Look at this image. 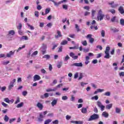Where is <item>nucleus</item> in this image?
Listing matches in <instances>:
<instances>
[{
  "instance_id": "f257e3e1",
  "label": "nucleus",
  "mask_w": 124,
  "mask_h": 124,
  "mask_svg": "<svg viewBox=\"0 0 124 124\" xmlns=\"http://www.w3.org/2000/svg\"><path fill=\"white\" fill-rule=\"evenodd\" d=\"M105 16L104 15V14H103L102 10H101V9L99 10L98 11V13H97V21H102Z\"/></svg>"
},
{
  "instance_id": "f03ea898",
  "label": "nucleus",
  "mask_w": 124,
  "mask_h": 124,
  "mask_svg": "<svg viewBox=\"0 0 124 124\" xmlns=\"http://www.w3.org/2000/svg\"><path fill=\"white\" fill-rule=\"evenodd\" d=\"M110 52V46H107L106 48V50L105 51V56H104L105 59H110L111 58V56L109 54Z\"/></svg>"
},
{
  "instance_id": "7ed1b4c3",
  "label": "nucleus",
  "mask_w": 124,
  "mask_h": 124,
  "mask_svg": "<svg viewBox=\"0 0 124 124\" xmlns=\"http://www.w3.org/2000/svg\"><path fill=\"white\" fill-rule=\"evenodd\" d=\"M98 119H99V115L97 114H93L90 116V118L88 119V122L98 120Z\"/></svg>"
},
{
  "instance_id": "20e7f679",
  "label": "nucleus",
  "mask_w": 124,
  "mask_h": 124,
  "mask_svg": "<svg viewBox=\"0 0 124 124\" xmlns=\"http://www.w3.org/2000/svg\"><path fill=\"white\" fill-rule=\"evenodd\" d=\"M96 104L98 107L100 108L101 111H104V109H105V106L102 105V103H101V102L98 101L96 102Z\"/></svg>"
},
{
  "instance_id": "39448f33",
  "label": "nucleus",
  "mask_w": 124,
  "mask_h": 124,
  "mask_svg": "<svg viewBox=\"0 0 124 124\" xmlns=\"http://www.w3.org/2000/svg\"><path fill=\"white\" fill-rule=\"evenodd\" d=\"M16 82V79H14L12 81L10 82L8 88V91H11V89L14 87V83Z\"/></svg>"
},
{
  "instance_id": "423d86ee",
  "label": "nucleus",
  "mask_w": 124,
  "mask_h": 124,
  "mask_svg": "<svg viewBox=\"0 0 124 124\" xmlns=\"http://www.w3.org/2000/svg\"><path fill=\"white\" fill-rule=\"evenodd\" d=\"M71 66H77V67H83V63H82V62L74 63L71 64Z\"/></svg>"
},
{
  "instance_id": "0eeeda50",
  "label": "nucleus",
  "mask_w": 124,
  "mask_h": 124,
  "mask_svg": "<svg viewBox=\"0 0 124 124\" xmlns=\"http://www.w3.org/2000/svg\"><path fill=\"white\" fill-rule=\"evenodd\" d=\"M114 3H115V2H114V1H111V2H108V5H111L112 8H115V7H117V6L119 5L118 4L113 5Z\"/></svg>"
},
{
  "instance_id": "6e6552de",
  "label": "nucleus",
  "mask_w": 124,
  "mask_h": 124,
  "mask_svg": "<svg viewBox=\"0 0 124 124\" xmlns=\"http://www.w3.org/2000/svg\"><path fill=\"white\" fill-rule=\"evenodd\" d=\"M33 81L35 82L36 81H39L40 79H41V78H40V76H39L38 75H35L34 77Z\"/></svg>"
},
{
  "instance_id": "1a4fd4ad",
  "label": "nucleus",
  "mask_w": 124,
  "mask_h": 124,
  "mask_svg": "<svg viewBox=\"0 0 124 124\" xmlns=\"http://www.w3.org/2000/svg\"><path fill=\"white\" fill-rule=\"evenodd\" d=\"M15 54V51H10L9 53H7L6 57L7 58H11V56H14Z\"/></svg>"
},
{
  "instance_id": "9d476101",
  "label": "nucleus",
  "mask_w": 124,
  "mask_h": 124,
  "mask_svg": "<svg viewBox=\"0 0 124 124\" xmlns=\"http://www.w3.org/2000/svg\"><path fill=\"white\" fill-rule=\"evenodd\" d=\"M111 21L112 22V23H114L115 22L116 23H118V22H119V19H118V17H117V16H113L111 19Z\"/></svg>"
},
{
  "instance_id": "9b49d317",
  "label": "nucleus",
  "mask_w": 124,
  "mask_h": 124,
  "mask_svg": "<svg viewBox=\"0 0 124 124\" xmlns=\"http://www.w3.org/2000/svg\"><path fill=\"white\" fill-rule=\"evenodd\" d=\"M57 35H55V38H59V37H62V32H61L60 31H57Z\"/></svg>"
},
{
  "instance_id": "f8f14e48",
  "label": "nucleus",
  "mask_w": 124,
  "mask_h": 124,
  "mask_svg": "<svg viewBox=\"0 0 124 124\" xmlns=\"http://www.w3.org/2000/svg\"><path fill=\"white\" fill-rule=\"evenodd\" d=\"M37 107H38L40 110H42V109H43V105H42V104H41V103H37Z\"/></svg>"
},
{
  "instance_id": "ddd939ff",
  "label": "nucleus",
  "mask_w": 124,
  "mask_h": 124,
  "mask_svg": "<svg viewBox=\"0 0 124 124\" xmlns=\"http://www.w3.org/2000/svg\"><path fill=\"white\" fill-rule=\"evenodd\" d=\"M89 60H90L89 56H86L85 57V62L84 63L86 65H87V64H89V63H90V61H89Z\"/></svg>"
},
{
  "instance_id": "4468645a",
  "label": "nucleus",
  "mask_w": 124,
  "mask_h": 124,
  "mask_svg": "<svg viewBox=\"0 0 124 124\" xmlns=\"http://www.w3.org/2000/svg\"><path fill=\"white\" fill-rule=\"evenodd\" d=\"M44 117L45 116L42 115V113H40L39 117L38 119L39 122H42L43 121V118H44Z\"/></svg>"
},
{
  "instance_id": "2eb2a0df",
  "label": "nucleus",
  "mask_w": 124,
  "mask_h": 124,
  "mask_svg": "<svg viewBox=\"0 0 124 124\" xmlns=\"http://www.w3.org/2000/svg\"><path fill=\"white\" fill-rule=\"evenodd\" d=\"M56 91H57V88H54L53 89L51 88H48L46 90V92H47V93H50L51 92H56Z\"/></svg>"
},
{
  "instance_id": "dca6fc26",
  "label": "nucleus",
  "mask_w": 124,
  "mask_h": 124,
  "mask_svg": "<svg viewBox=\"0 0 124 124\" xmlns=\"http://www.w3.org/2000/svg\"><path fill=\"white\" fill-rule=\"evenodd\" d=\"M72 124H84V122L83 121H74L73 120L71 121Z\"/></svg>"
},
{
  "instance_id": "f3484780",
  "label": "nucleus",
  "mask_w": 124,
  "mask_h": 124,
  "mask_svg": "<svg viewBox=\"0 0 124 124\" xmlns=\"http://www.w3.org/2000/svg\"><path fill=\"white\" fill-rule=\"evenodd\" d=\"M120 13H121V14H124V8L122 6H120L118 9Z\"/></svg>"
},
{
  "instance_id": "a211bd4d",
  "label": "nucleus",
  "mask_w": 124,
  "mask_h": 124,
  "mask_svg": "<svg viewBox=\"0 0 124 124\" xmlns=\"http://www.w3.org/2000/svg\"><path fill=\"white\" fill-rule=\"evenodd\" d=\"M102 116H103V117L105 118H108V117H109V114H108L107 112L104 111L102 113Z\"/></svg>"
},
{
  "instance_id": "6ab92c4d",
  "label": "nucleus",
  "mask_w": 124,
  "mask_h": 124,
  "mask_svg": "<svg viewBox=\"0 0 124 124\" xmlns=\"http://www.w3.org/2000/svg\"><path fill=\"white\" fill-rule=\"evenodd\" d=\"M122 111V109L119 108H115V112L116 114H120L121 113V111Z\"/></svg>"
},
{
  "instance_id": "aec40b11",
  "label": "nucleus",
  "mask_w": 124,
  "mask_h": 124,
  "mask_svg": "<svg viewBox=\"0 0 124 124\" xmlns=\"http://www.w3.org/2000/svg\"><path fill=\"white\" fill-rule=\"evenodd\" d=\"M50 58L51 56H50V55L48 54L45 55L44 56H43V58L46 59V60H49V59H50Z\"/></svg>"
},
{
  "instance_id": "412c9836",
  "label": "nucleus",
  "mask_w": 124,
  "mask_h": 124,
  "mask_svg": "<svg viewBox=\"0 0 124 124\" xmlns=\"http://www.w3.org/2000/svg\"><path fill=\"white\" fill-rule=\"evenodd\" d=\"M23 106H24V102H21L17 105L16 108H21V107H23Z\"/></svg>"
},
{
  "instance_id": "4be33fe9",
  "label": "nucleus",
  "mask_w": 124,
  "mask_h": 124,
  "mask_svg": "<svg viewBox=\"0 0 124 124\" xmlns=\"http://www.w3.org/2000/svg\"><path fill=\"white\" fill-rule=\"evenodd\" d=\"M58 102V99H54L52 101V102H51V105L52 106H55V105H56V104H57V102Z\"/></svg>"
},
{
  "instance_id": "5701e85b",
  "label": "nucleus",
  "mask_w": 124,
  "mask_h": 124,
  "mask_svg": "<svg viewBox=\"0 0 124 124\" xmlns=\"http://www.w3.org/2000/svg\"><path fill=\"white\" fill-rule=\"evenodd\" d=\"M88 111L87 110V108H81V112L83 113V114H86Z\"/></svg>"
},
{
  "instance_id": "b1692460",
  "label": "nucleus",
  "mask_w": 124,
  "mask_h": 124,
  "mask_svg": "<svg viewBox=\"0 0 124 124\" xmlns=\"http://www.w3.org/2000/svg\"><path fill=\"white\" fill-rule=\"evenodd\" d=\"M113 106L112 104H109L108 105H107L106 106V108L108 109V110H110V108H112V106Z\"/></svg>"
},
{
  "instance_id": "393cba45",
  "label": "nucleus",
  "mask_w": 124,
  "mask_h": 124,
  "mask_svg": "<svg viewBox=\"0 0 124 124\" xmlns=\"http://www.w3.org/2000/svg\"><path fill=\"white\" fill-rule=\"evenodd\" d=\"M26 47V45H23L22 46V47H19L16 50L17 53H18V52H20V51H21V50H22V49H24V48H25Z\"/></svg>"
},
{
  "instance_id": "a878e982",
  "label": "nucleus",
  "mask_w": 124,
  "mask_h": 124,
  "mask_svg": "<svg viewBox=\"0 0 124 124\" xmlns=\"http://www.w3.org/2000/svg\"><path fill=\"white\" fill-rule=\"evenodd\" d=\"M66 1H67V0H63L60 1L59 2H57V6H59L60 4H61L63 2H66Z\"/></svg>"
},
{
  "instance_id": "bb28decb",
  "label": "nucleus",
  "mask_w": 124,
  "mask_h": 124,
  "mask_svg": "<svg viewBox=\"0 0 124 124\" xmlns=\"http://www.w3.org/2000/svg\"><path fill=\"white\" fill-rule=\"evenodd\" d=\"M50 11H51V9L50 8H46L45 10V14L47 15V14H49L50 13Z\"/></svg>"
},
{
  "instance_id": "cd10ccee",
  "label": "nucleus",
  "mask_w": 124,
  "mask_h": 124,
  "mask_svg": "<svg viewBox=\"0 0 124 124\" xmlns=\"http://www.w3.org/2000/svg\"><path fill=\"white\" fill-rule=\"evenodd\" d=\"M47 49V45L43 44L42 46V50H46Z\"/></svg>"
},
{
  "instance_id": "c85d7f7f",
  "label": "nucleus",
  "mask_w": 124,
  "mask_h": 124,
  "mask_svg": "<svg viewBox=\"0 0 124 124\" xmlns=\"http://www.w3.org/2000/svg\"><path fill=\"white\" fill-rule=\"evenodd\" d=\"M27 25L28 26V27H29V28H30V29H31V31H33V30H34V27H33V26L30 25V24L27 23Z\"/></svg>"
},
{
  "instance_id": "c756f323",
  "label": "nucleus",
  "mask_w": 124,
  "mask_h": 124,
  "mask_svg": "<svg viewBox=\"0 0 124 124\" xmlns=\"http://www.w3.org/2000/svg\"><path fill=\"white\" fill-rule=\"evenodd\" d=\"M9 34H11V35H14L15 34V31L14 30H11L9 31Z\"/></svg>"
},
{
  "instance_id": "7c9ffc66",
  "label": "nucleus",
  "mask_w": 124,
  "mask_h": 124,
  "mask_svg": "<svg viewBox=\"0 0 124 124\" xmlns=\"http://www.w3.org/2000/svg\"><path fill=\"white\" fill-rule=\"evenodd\" d=\"M51 122H52V120L47 119L45 121L44 124H49V123H51Z\"/></svg>"
},
{
  "instance_id": "2f4dec72",
  "label": "nucleus",
  "mask_w": 124,
  "mask_h": 124,
  "mask_svg": "<svg viewBox=\"0 0 124 124\" xmlns=\"http://www.w3.org/2000/svg\"><path fill=\"white\" fill-rule=\"evenodd\" d=\"M81 44L83 45V46H87L88 45V43L86 40L81 42Z\"/></svg>"
},
{
  "instance_id": "473e14b6",
  "label": "nucleus",
  "mask_w": 124,
  "mask_h": 124,
  "mask_svg": "<svg viewBox=\"0 0 124 124\" xmlns=\"http://www.w3.org/2000/svg\"><path fill=\"white\" fill-rule=\"evenodd\" d=\"M111 31H113V32H118V31H119V30L116 29L115 28H111Z\"/></svg>"
},
{
  "instance_id": "72a5a7b5",
  "label": "nucleus",
  "mask_w": 124,
  "mask_h": 124,
  "mask_svg": "<svg viewBox=\"0 0 124 124\" xmlns=\"http://www.w3.org/2000/svg\"><path fill=\"white\" fill-rule=\"evenodd\" d=\"M91 99L92 100H93L94 99L95 100H97L98 99V96L95 95L91 98Z\"/></svg>"
},
{
  "instance_id": "f704fd0d",
  "label": "nucleus",
  "mask_w": 124,
  "mask_h": 124,
  "mask_svg": "<svg viewBox=\"0 0 124 124\" xmlns=\"http://www.w3.org/2000/svg\"><path fill=\"white\" fill-rule=\"evenodd\" d=\"M104 95H106V96H110L111 95V93L110 92H107L104 93Z\"/></svg>"
},
{
  "instance_id": "c9c22d12",
  "label": "nucleus",
  "mask_w": 124,
  "mask_h": 124,
  "mask_svg": "<svg viewBox=\"0 0 124 124\" xmlns=\"http://www.w3.org/2000/svg\"><path fill=\"white\" fill-rule=\"evenodd\" d=\"M120 23L121 26H124V19L123 18H121L120 20Z\"/></svg>"
},
{
  "instance_id": "e433bc0d",
  "label": "nucleus",
  "mask_w": 124,
  "mask_h": 124,
  "mask_svg": "<svg viewBox=\"0 0 124 124\" xmlns=\"http://www.w3.org/2000/svg\"><path fill=\"white\" fill-rule=\"evenodd\" d=\"M66 44H67V41H66V40H63V41L61 43V45H66Z\"/></svg>"
},
{
  "instance_id": "4c0bfd02",
  "label": "nucleus",
  "mask_w": 124,
  "mask_h": 124,
  "mask_svg": "<svg viewBox=\"0 0 124 124\" xmlns=\"http://www.w3.org/2000/svg\"><path fill=\"white\" fill-rule=\"evenodd\" d=\"M101 35L102 37H104L105 36V31L104 30H102L101 31Z\"/></svg>"
},
{
  "instance_id": "58836bf2",
  "label": "nucleus",
  "mask_w": 124,
  "mask_h": 124,
  "mask_svg": "<svg viewBox=\"0 0 124 124\" xmlns=\"http://www.w3.org/2000/svg\"><path fill=\"white\" fill-rule=\"evenodd\" d=\"M8 120H9V117L7 116V115H5L4 118V120L5 122H8Z\"/></svg>"
},
{
  "instance_id": "ea45409f",
  "label": "nucleus",
  "mask_w": 124,
  "mask_h": 124,
  "mask_svg": "<svg viewBox=\"0 0 124 124\" xmlns=\"http://www.w3.org/2000/svg\"><path fill=\"white\" fill-rule=\"evenodd\" d=\"M62 8L63 9H65V10H67L68 9V6L67 5H62Z\"/></svg>"
},
{
  "instance_id": "a19ab883",
  "label": "nucleus",
  "mask_w": 124,
  "mask_h": 124,
  "mask_svg": "<svg viewBox=\"0 0 124 124\" xmlns=\"http://www.w3.org/2000/svg\"><path fill=\"white\" fill-rule=\"evenodd\" d=\"M70 59V57L68 55H66V57H64V62H67V61H68Z\"/></svg>"
},
{
  "instance_id": "79ce46f5",
  "label": "nucleus",
  "mask_w": 124,
  "mask_h": 124,
  "mask_svg": "<svg viewBox=\"0 0 124 124\" xmlns=\"http://www.w3.org/2000/svg\"><path fill=\"white\" fill-rule=\"evenodd\" d=\"M62 62H59L58 64L57 65L58 68H61V67H62Z\"/></svg>"
},
{
  "instance_id": "37998d69",
  "label": "nucleus",
  "mask_w": 124,
  "mask_h": 124,
  "mask_svg": "<svg viewBox=\"0 0 124 124\" xmlns=\"http://www.w3.org/2000/svg\"><path fill=\"white\" fill-rule=\"evenodd\" d=\"M94 42V39H93V38H91L90 39H89V42L90 43H91V44H93V43Z\"/></svg>"
},
{
  "instance_id": "c03bdc74",
  "label": "nucleus",
  "mask_w": 124,
  "mask_h": 124,
  "mask_svg": "<svg viewBox=\"0 0 124 124\" xmlns=\"http://www.w3.org/2000/svg\"><path fill=\"white\" fill-rule=\"evenodd\" d=\"M95 13H96V11L93 10L92 11V17H94V15H95Z\"/></svg>"
},
{
  "instance_id": "a18cd8bd",
  "label": "nucleus",
  "mask_w": 124,
  "mask_h": 124,
  "mask_svg": "<svg viewBox=\"0 0 124 124\" xmlns=\"http://www.w3.org/2000/svg\"><path fill=\"white\" fill-rule=\"evenodd\" d=\"M83 77H84V76H83V73H80L79 74V78H78V80H81V79H83Z\"/></svg>"
},
{
  "instance_id": "49530a36",
  "label": "nucleus",
  "mask_w": 124,
  "mask_h": 124,
  "mask_svg": "<svg viewBox=\"0 0 124 124\" xmlns=\"http://www.w3.org/2000/svg\"><path fill=\"white\" fill-rule=\"evenodd\" d=\"M4 101H5L7 103H10V100L8 98H5L4 99Z\"/></svg>"
},
{
  "instance_id": "de8ad7c7",
  "label": "nucleus",
  "mask_w": 124,
  "mask_h": 124,
  "mask_svg": "<svg viewBox=\"0 0 124 124\" xmlns=\"http://www.w3.org/2000/svg\"><path fill=\"white\" fill-rule=\"evenodd\" d=\"M109 12H110L111 13H112V14H115L116 13V11L114 9H111V10H109Z\"/></svg>"
},
{
  "instance_id": "09e8293b",
  "label": "nucleus",
  "mask_w": 124,
  "mask_h": 124,
  "mask_svg": "<svg viewBox=\"0 0 124 124\" xmlns=\"http://www.w3.org/2000/svg\"><path fill=\"white\" fill-rule=\"evenodd\" d=\"M75 28L77 30L78 32L80 31V29L79 28V26L77 25V24H75Z\"/></svg>"
},
{
  "instance_id": "8fccbe9b",
  "label": "nucleus",
  "mask_w": 124,
  "mask_h": 124,
  "mask_svg": "<svg viewBox=\"0 0 124 124\" xmlns=\"http://www.w3.org/2000/svg\"><path fill=\"white\" fill-rule=\"evenodd\" d=\"M35 16H36L37 17H39V12L38 11H35L34 12Z\"/></svg>"
},
{
  "instance_id": "3c124183",
  "label": "nucleus",
  "mask_w": 124,
  "mask_h": 124,
  "mask_svg": "<svg viewBox=\"0 0 124 124\" xmlns=\"http://www.w3.org/2000/svg\"><path fill=\"white\" fill-rule=\"evenodd\" d=\"M37 9L38 10H41V9H42V7L41 6V5H37Z\"/></svg>"
},
{
  "instance_id": "603ef678",
  "label": "nucleus",
  "mask_w": 124,
  "mask_h": 124,
  "mask_svg": "<svg viewBox=\"0 0 124 124\" xmlns=\"http://www.w3.org/2000/svg\"><path fill=\"white\" fill-rule=\"evenodd\" d=\"M1 105L3 106V107H5V108H6V107H7V106H8V105L5 103L4 102H2L1 103Z\"/></svg>"
},
{
  "instance_id": "864d4df0",
  "label": "nucleus",
  "mask_w": 124,
  "mask_h": 124,
  "mask_svg": "<svg viewBox=\"0 0 124 124\" xmlns=\"http://www.w3.org/2000/svg\"><path fill=\"white\" fill-rule=\"evenodd\" d=\"M85 85H88V83H84L83 81H81L80 82V86H81V87H84L85 86Z\"/></svg>"
},
{
  "instance_id": "5fc2aeb1",
  "label": "nucleus",
  "mask_w": 124,
  "mask_h": 124,
  "mask_svg": "<svg viewBox=\"0 0 124 124\" xmlns=\"http://www.w3.org/2000/svg\"><path fill=\"white\" fill-rule=\"evenodd\" d=\"M20 103V98L17 97L16 100V101L15 104H18V103Z\"/></svg>"
},
{
  "instance_id": "6e6d98bb",
  "label": "nucleus",
  "mask_w": 124,
  "mask_h": 124,
  "mask_svg": "<svg viewBox=\"0 0 124 124\" xmlns=\"http://www.w3.org/2000/svg\"><path fill=\"white\" fill-rule=\"evenodd\" d=\"M51 124H59V120H56L53 121Z\"/></svg>"
},
{
  "instance_id": "4d7b16f0",
  "label": "nucleus",
  "mask_w": 124,
  "mask_h": 124,
  "mask_svg": "<svg viewBox=\"0 0 124 124\" xmlns=\"http://www.w3.org/2000/svg\"><path fill=\"white\" fill-rule=\"evenodd\" d=\"M89 51H90V49L88 48H83V52H84V53H88V52H89Z\"/></svg>"
},
{
  "instance_id": "13d9d810",
  "label": "nucleus",
  "mask_w": 124,
  "mask_h": 124,
  "mask_svg": "<svg viewBox=\"0 0 124 124\" xmlns=\"http://www.w3.org/2000/svg\"><path fill=\"white\" fill-rule=\"evenodd\" d=\"M62 100H67L68 99V97H67V96H63L62 97Z\"/></svg>"
},
{
  "instance_id": "bf43d9fd",
  "label": "nucleus",
  "mask_w": 124,
  "mask_h": 124,
  "mask_svg": "<svg viewBox=\"0 0 124 124\" xmlns=\"http://www.w3.org/2000/svg\"><path fill=\"white\" fill-rule=\"evenodd\" d=\"M27 94H28V92H27L26 91H23L22 92V95H23L24 96H26Z\"/></svg>"
},
{
  "instance_id": "052dcab7",
  "label": "nucleus",
  "mask_w": 124,
  "mask_h": 124,
  "mask_svg": "<svg viewBox=\"0 0 124 124\" xmlns=\"http://www.w3.org/2000/svg\"><path fill=\"white\" fill-rule=\"evenodd\" d=\"M78 76H79V75H78V73H76L74 75V79H77V78H78Z\"/></svg>"
},
{
  "instance_id": "680f3d73",
  "label": "nucleus",
  "mask_w": 124,
  "mask_h": 124,
  "mask_svg": "<svg viewBox=\"0 0 124 124\" xmlns=\"http://www.w3.org/2000/svg\"><path fill=\"white\" fill-rule=\"evenodd\" d=\"M18 30H21L22 29V24L19 23L18 24V26L17 27Z\"/></svg>"
},
{
  "instance_id": "e2e57ef3",
  "label": "nucleus",
  "mask_w": 124,
  "mask_h": 124,
  "mask_svg": "<svg viewBox=\"0 0 124 124\" xmlns=\"http://www.w3.org/2000/svg\"><path fill=\"white\" fill-rule=\"evenodd\" d=\"M9 62H9V61L4 62H2V64H3V65H6L8 64V63H9Z\"/></svg>"
},
{
  "instance_id": "0e129e2a",
  "label": "nucleus",
  "mask_w": 124,
  "mask_h": 124,
  "mask_svg": "<svg viewBox=\"0 0 124 124\" xmlns=\"http://www.w3.org/2000/svg\"><path fill=\"white\" fill-rule=\"evenodd\" d=\"M45 98H47L49 97V93H46L44 94Z\"/></svg>"
},
{
  "instance_id": "69168bd1",
  "label": "nucleus",
  "mask_w": 124,
  "mask_h": 124,
  "mask_svg": "<svg viewBox=\"0 0 124 124\" xmlns=\"http://www.w3.org/2000/svg\"><path fill=\"white\" fill-rule=\"evenodd\" d=\"M97 62H98V61H97V60H96V59L93 60L92 61V63H93V64H95L97 63Z\"/></svg>"
},
{
  "instance_id": "338daca9",
  "label": "nucleus",
  "mask_w": 124,
  "mask_h": 124,
  "mask_svg": "<svg viewBox=\"0 0 124 124\" xmlns=\"http://www.w3.org/2000/svg\"><path fill=\"white\" fill-rule=\"evenodd\" d=\"M6 90V87L3 86L2 87H1V92H4Z\"/></svg>"
},
{
  "instance_id": "774afa93",
  "label": "nucleus",
  "mask_w": 124,
  "mask_h": 124,
  "mask_svg": "<svg viewBox=\"0 0 124 124\" xmlns=\"http://www.w3.org/2000/svg\"><path fill=\"white\" fill-rule=\"evenodd\" d=\"M119 76H120V77H122V76L123 77H124V72H122L120 73H119Z\"/></svg>"
}]
</instances>
